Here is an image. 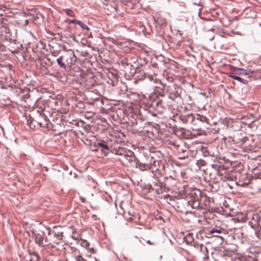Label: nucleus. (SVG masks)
Listing matches in <instances>:
<instances>
[{
  "instance_id": "7ed1b4c3",
  "label": "nucleus",
  "mask_w": 261,
  "mask_h": 261,
  "mask_svg": "<svg viewBox=\"0 0 261 261\" xmlns=\"http://www.w3.org/2000/svg\"><path fill=\"white\" fill-rule=\"evenodd\" d=\"M28 124L30 128H34L36 127V124L37 126L45 128L47 129L51 128L52 125L47 118V116L41 112H39V110H37V113L32 120H28Z\"/></svg>"
},
{
  "instance_id": "9d476101",
  "label": "nucleus",
  "mask_w": 261,
  "mask_h": 261,
  "mask_svg": "<svg viewBox=\"0 0 261 261\" xmlns=\"http://www.w3.org/2000/svg\"><path fill=\"white\" fill-rule=\"evenodd\" d=\"M47 234L45 237V246H48L50 245H57L59 243H63L62 239L51 232V228H47Z\"/></svg>"
},
{
  "instance_id": "aec40b11",
  "label": "nucleus",
  "mask_w": 261,
  "mask_h": 261,
  "mask_svg": "<svg viewBox=\"0 0 261 261\" xmlns=\"http://www.w3.org/2000/svg\"><path fill=\"white\" fill-rule=\"evenodd\" d=\"M65 228V227H62L60 225L54 226L53 229H51V232H53V233H55V234L63 239Z\"/></svg>"
},
{
  "instance_id": "9b49d317",
  "label": "nucleus",
  "mask_w": 261,
  "mask_h": 261,
  "mask_svg": "<svg viewBox=\"0 0 261 261\" xmlns=\"http://www.w3.org/2000/svg\"><path fill=\"white\" fill-rule=\"evenodd\" d=\"M148 79L151 81L153 82L154 85L153 86L154 88L155 91L159 93V95L164 97V89L167 85L166 83H163L161 80L158 79L156 75H149L148 76Z\"/></svg>"
},
{
  "instance_id": "7c9ffc66",
  "label": "nucleus",
  "mask_w": 261,
  "mask_h": 261,
  "mask_svg": "<svg viewBox=\"0 0 261 261\" xmlns=\"http://www.w3.org/2000/svg\"><path fill=\"white\" fill-rule=\"evenodd\" d=\"M164 78L165 80L170 83V84H172L173 82V77L168 73H164L163 74Z\"/></svg>"
},
{
  "instance_id": "6e6d98bb",
  "label": "nucleus",
  "mask_w": 261,
  "mask_h": 261,
  "mask_svg": "<svg viewBox=\"0 0 261 261\" xmlns=\"http://www.w3.org/2000/svg\"><path fill=\"white\" fill-rule=\"evenodd\" d=\"M235 251H237L236 247L233 249L232 252H234Z\"/></svg>"
},
{
  "instance_id": "4be33fe9",
  "label": "nucleus",
  "mask_w": 261,
  "mask_h": 261,
  "mask_svg": "<svg viewBox=\"0 0 261 261\" xmlns=\"http://www.w3.org/2000/svg\"><path fill=\"white\" fill-rule=\"evenodd\" d=\"M194 247L204 256H206L208 254L207 247L205 245L198 243H194Z\"/></svg>"
},
{
  "instance_id": "09e8293b",
  "label": "nucleus",
  "mask_w": 261,
  "mask_h": 261,
  "mask_svg": "<svg viewBox=\"0 0 261 261\" xmlns=\"http://www.w3.org/2000/svg\"><path fill=\"white\" fill-rule=\"evenodd\" d=\"M29 24V20L26 19L25 20L24 25L27 26Z\"/></svg>"
},
{
  "instance_id": "58836bf2",
  "label": "nucleus",
  "mask_w": 261,
  "mask_h": 261,
  "mask_svg": "<svg viewBox=\"0 0 261 261\" xmlns=\"http://www.w3.org/2000/svg\"><path fill=\"white\" fill-rule=\"evenodd\" d=\"M75 261H84V258L81 255H77L75 254L73 256Z\"/></svg>"
},
{
  "instance_id": "49530a36",
  "label": "nucleus",
  "mask_w": 261,
  "mask_h": 261,
  "mask_svg": "<svg viewBox=\"0 0 261 261\" xmlns=\"http://www.w3.org/2000/svg\"><path fill=\"white\" fill-rule=\"evenodd\" d=\"M131 216L132 217H130L129 219H130L131 220H134L135 219V217H136V216L133 215Z\"/></svg>"
},
{
  "instance_id": "3c124183",
  "label": "nucleus",
  "mask_w": 261,
  "mask_h": 261,
  "mask_svg": "<svg viewBox=\"0 0 261 261\" xmlns=\"http://www.w3.org/2000/svg\"><path fill=\"white\" fill-rule=\"evenodd\" d=\"M164 21H165V20H164V19H163V20H162H162H161V24H163V23H164Z\"/></svg>"
},
{
  "instance_id": "13d9d810",
  "label": "nucleus",
  "mask_w": 261,
  "mask_h": 261,
  "mask_svg": "<svg viewBox=\"0 0 261 261\" xmlns=\"http://www.w3.org/2000/svg\"><path fill=\"white\" fill-rule=\"evenodd\" d=\"M157 219H162V217H159L158 218H156Z\"/></svg>"
},
{
  "instance_id": "72a5a7b5",
  "label": "nucleus",
  "mask_w": 261,
  "mask_h": 261,
  "mask_svg": "<svg viewBox=\"0 0 261 261\" xmlns=\"http://www.w3.org/2000/svg\"><path fill=\"white\" fill-rule=\"evenodd\" d=\"M151 130H145V132L148 133L147 135L149 136V137H150V136L149 135L150 133L152 134V136H154L155 135V134H154V133H153V129H155L156 133H158V130L157 129V128H156L155 127L154 128L151 127Z\"/></svg>"
},
{
  "instance_id": "473e14b6",
  "label": "nucleus",
  "mask_w": 261,
  "mask_h": 261,
  "mask_svg": "<svg viewBox=\"0 0 261 261\" xmlns=\"http://www.w3.org/2000/svg\"><path fill=\"white\" fill-rule=\"evenodd\" d=\"M248 250H249V252L252 253H259V252L261 251V249L260 247H250Z\"/></svg>"
},
{
  "instance_id": "8fccbe9b",
  "label": "nucleus",
  "mask_w": 261,
  "mask_h": 261,
  "mask_svg": "<svg viewBox=\"0 0 261 261\" xmlns=\"http://www.w3.org/2000/svg\"><path fill=\"white\" fill-rule=\"evenodd\" d=\"M241 141H242V143H243V142H245V141H246V139H245V138H244L242 139Z\"/></svg>"
},
{
  "instance_id": "79ce46f5",
  "label": "nucleus",
  "mask_w": 261,
  "mask_h": 261,
  "mask_svg": "<svg viewBox=\"0 0 261 261\" xmlns=\"http://www.w3.org/2000/svg\"><path fill=\"white\" fill-rule=\"evenodd\" d=\"M72 12V11L71 9H66V14L68 16H71V13Z\"/></svg>"
},
{
  "instance_id": "cd10ccee",
  "label": "nucleus",
  "mask_w": 261,
  "mask_h": 261,
  "mask_svg": "<svg viewBox=\"0 0 261 261\" xmlns=\"http://www.w3.org/2000/svg\"><path fill=\"white\" fill-rule=\"evenodd\" d=\"M36 107L38 108L37 110H39V112L44 113L45 109V101L44 100H38L36 102Z\"/></svg>"
},
{
  "instance_id": "6ab92c4d",
  "label": "nucleus",
  "mask_w": 261,
  "mask_h": 261,
  "mask_svg": "<svg viewBox=\"0 0 261 261\" xmlns=\"http://www.w3.org/2000/svg\"><path fill=\"white\" fill-rule=\"evenodd\" d=\"M179 119L184 123L192 124L195 120V116L192 113H190L186 115H180Z\"/></svg>"
},
{
  "instance_id": "ea45409f",
  "label": "nucleus",
  "mask_w": 261,
  "mask_h": 261,
  "mask_svg": "<svg viewBox=\"0 0 261 261\" xmlns=\"http://www.w3.org/2000/svg\"><path fill=\"white\" fill-rule=\"evenodd\" d=\"M7 21V20L6 19L0 18V30L2 29V28L5 25Z\"/></svg>"
},
{
  "instance_id": "864d4df0",
  "label": "nucleus",
  "mask_w": 261,
  "mask_h": 261,
  "mask_svg": "<svg viewBox=\"0 0 261 261\" xmlns=\"http://www.w3.org/2000/svg\"><path fill=\"white\" fill-rule=\"evenodd\" d=\"M82 201H83V202H84V201H85V198H82Z\"/></svg>"
},
{
  "instance_id": "e433bc0d",
  "label": "nucleus",
  "mask_w": 261,
  "mask_h": 261,
  "mask_svg": "<svg viewBox=\"0 0 261 261\" xmlns=\"http://www.w3.org/2000/svg\"><path fill=\"white\" fill-rule=\"evenodd\" d=\"M168 108L169 110H171V113L173 114V117H175V114L177 115V114L176 113V110L174 108H172L171 105H168Z\"/></svg>"
},
{
  "instance_id": "1a4fd4ad",
  "label": "nucleus",
  "mask_w": 261,
  "mask_h": 261,
  "mask_svg": "<svg viewBox=\"0 0 261 261\" xmlns=\"http://www.w3.org/2000/svg\"><path fill=\"white\" fill-rule=\"evenodd\" d=\"M246 217L249 220V225L253 229H256L260 226L261 221V213H248Z\"/></svg>"
},
{
  "instance_id": "2eb2a0df",
  "label": "nucleus",
  "mask_w": 261,
  "mask_h": 261,
  "mask_svg": "<svg viewBox=\"0 0 261 261\" xmlns=\"http://www.w3.org/2000/svg\"><path fill=\"white\" fill-rule=\"evenodd\" d=\"M208 232H207V234L212 235L213 237H219V234L221 233H225L226 230L224 228L216 226L214 228H212L208 229Z\"/></svg>"
},
{
  "instance_id": "5fc2aeb1",
  "label": "nucleus",
  "mask_w": 261,
  "mask_h": 261,
  "mask_svg": "<svg viewBox=\"0 0 261 261\" xmlns=\"http://www.w3.org/2000/svg\"><path fill=\"white\" fill-rule=\"evenodd\" d=\"M54 103L56 105V104H57L58 103V102L57 100H55L54 101Z\"/></svg>"
},
{
  "instance_id": "b1692460",
  "label": "nucleus",
  "mask_w": 261,
  "mask_h": 261,
  "mask_svg": "<svg viewBox=\"0 0 261 261\" xmlns=\"http://www.w3.org/2000/svg\"><path fill=\"white\" fill-rule=\"evenodd\" d=\"M7 23L6 22L5 25L2 28V29L0 30V36L2 37V38H4L5 39H7L10 37V29L8 28L7 25Z\"/></svg>"
},
{
  "instance_id": "c9c22d12",
  "label": "nucleus",
  "mask_w": 261,
  "mask_h": 261,
  "mask_svg": "<svg viewBox=\"0 0 261 261\" xmlns=\"http://www.w3.org/2000/svg\"><path fill=\"white\" fill-rule=\"evenodd\" d=\"M120 259L121 261H132L131 259L129 256H125L123 254L120 256Z\"/></svg>"
},
{
  "instance_id": "c756f323",
  "label": "nucleus",
  "mask_w": 261,
  "mask_h": 261,
  "mask_svg": "<svg viewBox=\"0 0 261 261\" xmlns=\"http://www.w3.org/2000/svg\"><path fill=\"white\" fill-rule=\"evenodd\" d=\"M196 120H199L202 122H206V123H208L207 122V118L205 116L201 115L199 114H196Z\"/></svg>"
},
{
  "instance_id": "39448f33",
  "label": "nucleus",
  "mask_w": 261,
  "mask_h": 261,
  "mask_svg": "<svg viewBox=\"0 0 261 261\" xmlns=\"http://www.w3.org/2000/svg\"><path fill=\"white\" fill-rule=\"evenodd\" d=\"M203 195L201 192L198 189L192 190L189 195L187 204L191 206L193 209L199 208L200 205V201H202V197Z\"/></svg>"
},
{
  "instance_id": "f257e3e1",
  "label": "nucleus",
  "mask_w": 261,
  "mask_h": 261,
  "mask_svg": "<svg viewBox=\"0 0 261 261\" xmlns=\"http://www.w3.org/2000/svg\"><path fill=\"white\" fill-rule=\"evenodd\" d=\"M162 96H157L155 93L151 94L147 98L142 100V105L153 116L162 114L166 108L165 102H163Z\"/></svg>"
},
{
  "instance_id": "dca6fc26",
  "label": "nucleus",
  "mask_w": 261,
  "mask_h": 261,
  "mask_svg": "<svg viewBox=\"0 0 261 261\" xmlns=\"http://www.w3.org/2000/svg\"><path fill=\"white\" fill-rule=\"evenodd\" d=\"M62 243H59L57 245H53V246L51 245L47 247L51 249L52 253L55 255L57 256L60 254L63 249H65Z\"/></svg>"
},
{
  "instance_id": "393cba45",
  "label": "nucleus",
  "mask_w": 261,
  "mask_h": 261,
  "mask_svg": "<svg viewBox=\"0 0 261 261\" xmlns=\"http://www.w3.org/2000/svg\"><path fill=\"white\" fill-rule=\"evenodd\" d=\"M251 176L255 179H261V166L252 169Z\"/></svg>"
},
{
  "instance_id": "f3484780",
  "label": "nucleus",
  "mask_w": 261,
  "mask_h": 261,
  "mask_svg": "<svg viewBox=\"0 0 261 261\" xmlns=\"http://www.w3.org/2000/svg\"><path fill=\"white\" fill-rule=\"evenodd\" d=\"M224 173L218 171V174L220 177V179L223 181H232L233 180V176L232 173H228L225 170H223Z\"/></svg>"
},
{
  "instance_id": "412c9836",
  "label": "nucleus",
  "mask_w": 261,
  "mask_h": 261,
  "mask_svg": "<svg viewBox=\"0 0 261 261\" xmlns=\"http://www.w3.org/2000/svg\"><path fill=\"white\" fill-rule=\"evenodd\" d=\"M122 160L126 163L128 162L131 164L136 162V157L132 151H129V154H124L122 155Z\"/></svg>"
},
{
  "instance_id": "a211bd4d",
  "label": "nucleus",
  "mask_w": 261,
  "mask_h": 261,
  "mask_svg": "<svg viewBox=\"0 0 261 261\" xmlns=\"http://www.w3.org/2000/svg\"><path fill=\"white\" fill-rule=\"evenodd\" d=\"M33 233L35 243L40 247L45 246L44 233L42 232L41 233H36L35 232H33Z\"/></svg>"
},
{
  "instance_id": "f8f14e48",
  "label": "nucleus",
  "mask_w": 261,
  "mask_h": 261,
  "mask_svg": "<svg viewBox=\"0 0 261 261\" xmlns=\"http://www.w3.org/2000/svg\"><path fill=\"white\" fill-rule=\"evenodd\" d=\"M168 145L175 149L178 154L186 153L188 151V147L181 140L178 141L169 140Z\"/></svg>"
},
{
  "instance_id": "37998d69",
  "label": "nucleus",
  "mask_w": 261,
  "mask_h": 261,
  "mask_svg": "<svg viewBox=\"0 0 261 261\" xmlns=\"http://www.w3.org/2000/svg\"><path fill=\"white\" fill-rule=\"evenodd\" d=\"M67 21L69 22V23H75L76 24V21H78V20H75V19H67Z\"/></svg>"
},
{
  "instance_id": "6e6552de",
  "label": "nucleus",
  "mask_w": 261,
  "mask_h": 261,
  "mask_svg": "<svg viewBox=\"0 0 261 261\" xmlns=\"http://www.w3.org/2000/svg\"><path fill=\"white\" fill-rule=\"evenodd\" d=\"M202 201L205 207L199 206V208L198 209L199 211V214H204L207 212L213 213L215 212L216 208L213 206L214 200L213 198L207 196L206 195H203Z\"/></svg>"
},
{
  "instance_id": "a19ab883",
  "label": "nucleus",
  "mask_w": 261,
  "mask_h": 261,
  "mask_svg": "<svg viewBox=\"0 0 261 261\" xmlns=\"http://www.w3.org/2000/svg\"><path fill=\"white\" fill-rule=\"evenodd\" d=\"M161 197H163L164 199H167L168 198H169L170 200H172L171 197L169 194H165L163 196H162Z\"/></svg>"
},
{
  "instance_id": "bb28decb",
  "label": "nucleus",
  "mask_w": 261,
  "mask_h": 261,
  "mask_svg": "<svg viewBox=\"0 0 261 261\" xmlns=\"http://www.w3.org/2000/svg\"><path fill=\"white\" fill-rule=\"evenodd\" d=\"M105 9H108L111 13L117 12L118 11V6L114 3H113V5L106 4Z\"/></svg>"
},
{
  "instance_id": "a18cd8bd",
  "label": "nucleus",
  "mask_w": 261,
  "mask_h": 261,
  "mask_svg": "<svg viewBox=\"0 0 261 261\" xmlns=\"http://www.w3.org/2000/svg\"><path fill=\"white\" fill-rule=\"evenodd\" d=\"M169 176H175L176 179H178V175H177L175 172H174L172 175H170Z\"/></svg>"
},
{
  "instance_id": "5701e85b",
  "label": "nucleus",
  "mask_w": 261,
  "mask_h": 261,
  "mask_svg": "<svg viewBox=\"0 0 261 261\" xmlns=\"http://www.w3.org/2000/svg\"><path fill=\"white\" fill-rule=\"evenodd\" d=\"M234 73L239 75H252L254 73V71L251 69H245L241 68H235L233 70Z\"/></svg>"
},
{
  "instance_id": "603ef678",
  "label": "nucleus",
  "mask_w": 261,
  "mask_h": 261,
  "mask_svg": "<svg viewBox=\"0 0 261 261\" xmlns=\"http://www.w3.org/2000/svg\"><path fill=\"white\" fill-rule=\"evenodd\" d=\"M156 22H157L158 24H160L159 20L158 19H157L156 20Z\"/></svg>"
},
{
  "instance_id": "4d7b16f0",
  "label": "nucleus",
  "mask_w": 261,
  "mask_h": 261,
  "mask_svg": "<svg viewBox=\"0 0 261 261\" xmlns=\"http://www.w3.org/2000/svg\"><path fill=\"white\" fill-rule=\"evenodd\" d=\"M230 139H231V141H235L233 139H232V138H231L230 137Z\"/></svg>"
},
{
  "instance_id": "a878e982",
  "label": "nucleus",
  "mask_w": 261,
  "mask_h": 261,
  "mask_svg": "<svg viewBox=\"0 0 261 261\" xmlns=\"http://www.w3.org/2000/svg\"><path fill=\"white\" fill-rule=\"evenodd\" d=\"M229 77L235 80H237L238 81V82L241 83H243L244 84H247L249 81V80H250V77L248 76L247 77V79H245L244 78H242V77H241L238 75H236L235 74H230L228 75Z\"/></svg>"
},
{
  "instance_id": "0eeeda50",
  "label": "nucleus",
  "mask_w": 261,
  "mask_h": 261,
  "mask_svg": "<svg viewBox=\"0 0 261 261\" xmlns=\"http://www.w3.org/2000/svg\"><path fill=\"white\" fill-rule=\"evenodd\" d=\"M153 178L154 179L152 181V184L147 186L144 190H147V192L149 193L155 192L159 195L162 194L164 192H167L163 182L158 179L159 178Z\"/></svg>"
},
{
  "instance_id": "f03ea898",
  "label": "nucleus",
  "mask_w": 261,
  "mask_h": 261,
  "mask_svg": "<svg viewBox=\"0 0 261 261\" xmlns=\"http://www.w3.org/2000/svg\"><path fill=\"white\" fill-rule=\"evenodd\" d=\"M136 165L141 171H149L150 175L152 177L160 178L166 173L165 165L162 161H154L153 163L150 164H142L137 161Z\"/></svg>"
},
{
  "instance_id": "2f4dec72",
  "label": "nucleus",
  "mask_w": 261,
  "mask_h": 261,
  "mask_svg": "<svg viewBox=\"0 0 261 261\" xmlns=\"http://www.w3.org/2000/svg\"><path fill=\"white\" fill-rule=\"evenodd\" d=\"M76 24L80 25L83 30H85L87 31H89L90 30L89 27L86 24H85L83 22H82L80 20L76 21Z\"/></svg>"
},
{
  "instance_id": "ddd939ff",
  "label": "nucleus",
  "mask_w": 261,
  "mask_h": 261,
  "mask_svg": "<svg viewBox=\"0 0 261 261\" xmlns=\"http://www.w3.org/2000/svg\"><path fill=\"white\" fill-rule=\"evenodd\" d=\"M178 179L175 176H166L164 178L163 184L168 192L175 187L178 182Z\"/></svg>"
},
{
  "instance_id": "4c0bfd02",
  "label": "nucleus",
  "mask_w": 261,
  "mask_h": 261,
  "mask_svg": "<svg viewBox=\"0 0 261 261\" xmlns=\"http://www.w3.org/2000/svg\"><path fill=\"white\" fill-rule=\"evenodd\" d=\"M183 154H178V159L180 160H184L188 157V151L186 152V153H182Z\"/></svg>"
},
{
  "instance_id": "423d86ee",
  "label": "nucleus",
  "mask_w": 261,
  "mask_h": 261,
  "mask_svg": "<svg viewBox=\"0 0 261 261\" xmlns=\"http://www.w3.org/2000/svg\"><path fill=\"white\" fill-rule=\"evenodd\" d=\"M164 89L168 94L169 99L173 102L177 103L178 100L181 98L180 95V89L176 84L167 85Z\"/></svg>"
},
{
  "instance_id": "bf43d9fd",
  "label": "nucleus",
  "mask_w": 261,
  "mask_h": 261,
  "mask_svg": "<svg viewBox=\"0 0 261 261\" xmlns=\"http://www.w3.org/2000/svg\"><path fill=\"white\" fill-rule=\"evenodd\" d=\"M32 259H33V258H31L29 260H27L26 261H31Z\"/></svg>"
},
{
  "instance_id": "de8ad7c7",
  "label": "nucleus",
  "mask_w": 261,
  "mask_h": 261,
  "mask_svg": "<svg viewBox=\"0 0 261 261\" xmlns=\"http://www.w3.org/2000/svg\"><path fill=\"white\" fill-rule=\"evenodd\" d=\"M146 243L149 245H154V243L153 242H151L150 240H148L146 241Z\"/></svg>"
},
{
  "instance_id": "f704fd0d",
  "label": "nucleus",
  "mask_w": 261,
  "mask_h": 261,
  "mask_svg": "<svg viewBox=\"0 0 261 261\" xmlns=\"http://www.w3.org/2000/svg\"><path fill=\"white\" fill-rule=\"evenodd\" d=\"M31 254L32 256L35 257V261H39L40 260V257L36 252H33Z\"/></svg>"
},
{
  "instance_id": "c03bdc74",
  "label": "nucleus",
  "mask_w": 261,
  "mask_h": 261,
  "mask_svg": "<svg viewBox=\"0 0 261 261\" xmlns=\"http://www.w3.org/2000/svg\"><path fill=\"white\" fill-rule=\"evenodd\" d=\"M100 111L102 114H108V111L103 108H101L100 109Z\"/></svg>"
},
{
  "instance_id": "20e7f679",
  "label": "nucleus",
  "mask_w": 261,
  "mask_h": 261,
  "mask_svg": "<svg viewBox=\"0 0 261 261\" xmlns=\"http://www.w3.org/2000/svg\"><path fill=\"white\" fill-rule=\"evenodd\" d=\"M76 57L73 51L66 52L57 59L58 65L61 68L71 67L76 62Z\"/></svg>"
},
{
  "instance_id": "4468645a",
  "label": "nucleus",
  "mask_w": 261,
  "mask_h": 261,
  "mask_svg": "<svg viewBox=\"0 0 261 261\" xmlns=\"http://www.w3.org/2000/svg\"><path fill=\"white\" fill-rule=\"evenodd\" d=\"M95 146L97 147L96 150H100L105 155H106L110 151L108 143L104 140H98L95 143Z\"/></svg>"
},
{
  "instance_id": "c85d7f7f",
  "label": "nucleus",
  "mask_w": 261,
  "mask_h": 261,
  "mask_svg": "<svg viewBox=\"0 0 261 261\" xmlns=\"http://www.w3.org/2000/svg\"><path fill=\"white\" fill-rule=\"evenodd\" d=\"M184 239L187 244L192 243L194 241L193 234L191 233H188L184 237Z\"/></svg>"
}]
</instances>
